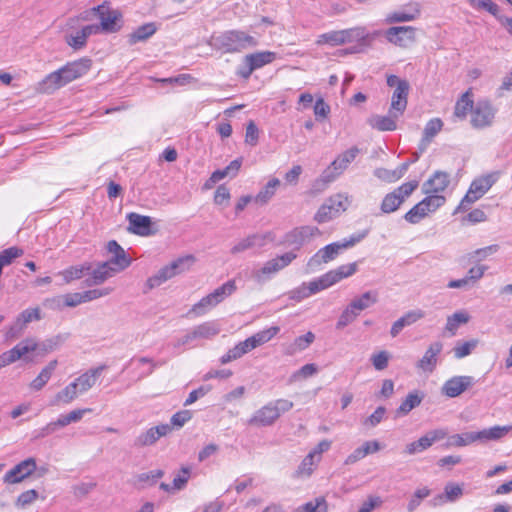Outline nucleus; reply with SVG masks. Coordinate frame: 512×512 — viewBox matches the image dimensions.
Wrapping results in <instances>:
<instances>
[{
    "label": "nucleus",
    "instance_id": "58836bf2",
    "mask_svg": "<svg viewBox=\"0 0 512 512\" xmlns=\"http://www.w3.org/2000/svg\"><path fill=\"white\" fill-rule=\"evenodd\" d=\"M357 271V263L353 262L337 267L336 269L327 272L331 284L334 285L344 278H348L355 274Z\"/></svg>",
    "mask_w": 512,
    "mask_h": 512
},
{
    "label": "nucleus",
    "instance_id": "ea45409f",
    "mask_svg": "<svg viewBox=\"0 0 512 512\" xmlns=\"http://www.w3.org/2000/svg\"><path fill=\"white\" fill-rule=\"evenodd\" d=\"M78 394L79 392L76 389L75 384L71 382L54 396L50 405L56 406L59 404H69L77 398Z\"/></svg>",
    "mask_w": 512,
    "mask_h": 512
},
{
    "label": "nucleus",
    "instance_id": "f8f14e48",
    "mask_svg": "<svg viewBox=\"0 0 512 512\" xmlns=\"http://www.w3.org/2000/svg\"><path fill=\"white\" fill-rule=\"evenodd\" d=\"M418 184L419 183L416 180L409 181L403 183L393 192L388 193L381 203V211L386 214L396 211L404 202L405 198L409 197L418 187Z\"/></svg>",
    "mask_w": 512,
    "mask_h": 512
},
{
    "label": "nucleus",
    "instance_id": "b1692460",
    "mask_svg": "<svg viewBox=\"0 0 512 512\" xmlns=\"http://www.w3.org/2000/svg\"><path fill=\"white\" fill-rule=\"evenodd\" d=\"M219 333V328L213 322H205L196 326L192 331L187 333L183 338L178 340L177 345H186L195 339H210Z\"/></svg>",
    "mask_w": 512,
    "mask_h": 512
},
{
    "label": "nucleus",
    "instance_id": "7c9ffc66",
    "mask_svg": "<svg viewBox=\"0 0 512 512\" xmlns=\"http://www.w3.org/2000/svg\"><path fill=\"white\" fill-rule=\"evenodd\" d=\"M129 222L128 230L134 234L148 236L151 234V218L149 216L130 213L127 215Z\"/></svg>",
    "mask_w": 512,
    "mask_h": 512
},
{
    "label": "nucleus",
    "instance_id": "cd10ccee",
    "mask_svg": "<svg viewBox=\"0 0 512 512\" xmlns=\"http://www.w3.org/2000/svg\"><path fill=\"white\" fill-rule=\"evenodd\" d=\"M105 369L106 365H100L96 368L89 369L88 371L77 377L73 381V384H75V387L78 390L79 394H83L90 390L96 384L98 378Z\"/></svg>",
    "mask_w": 512,
    "mask_h": 512
},
{
    "label": "nucleus",
    "instance_id": "f704fd0d",
    "mask_svg": "<svg viewBox=\"0 0 512 512\" xmlns=\"http://www.w3.org/2000/svg\"><path fill=\"white\" fill-rule=\"evenodd\" d=\"M195 261L196 258L193 255L189 254L175 259L170 264L166 265V267L168 268L171 276L175 277L177 275L189 271L191 267L194 265Z\"/></svg>",
    "mask_w": 512,
    "mask_h": 512
},
{
    "label": "nucleus",
    "instance_id": "c85d7f7f",
    "mask_svg": "<svg viewBox=\"0 0 512 512\" xmlns=\"http://www.w3.org/2000/svg\"><path fill=\"white\" fill-rule=\"evenodd\" d=\"M409 89L410 85L408 82H401L394 90L389 108L392 113L404 114L408 104Z\"/></svg>",
    "mask_w": 512,
    "mask_h": 512
},
{
    "label": "nucleus",
    "instance_id": "09e8293b",
    "mask_svg": "<svg viewBox=\"0 0 512 512\" xmlns=\"http://www.w3.org/2000/svg\"><path fill=\"white\" fill-rule=\"evenodd\" d=\"M294 512H328V503L323 496L299 506Z\"/></svg>",
    "mask_w": 512,
    "mask_h": 512
},
{
    "label": "nucleus",
    "instance_id": "c03bdc74",
    "mask_svg": "<svg viewBox=\"0 0 512 512\" xmlns=\"http://www.w3.org/2000/svg\"><path fill=\"white\" fill-rule=\"evenodd\" d=\"M157 30L154 23H146L139 26L129 35L130 44H136L137 42L145 41L150 38Z\"/></svg>",
    "mask_w": 512,
    "mask_h": 512
},
{
    "label": "nucleus",
    "instance_id": "2f4dec72",
    "mask_svg": "<svg viewBox=\"0 0 512 512\" xmlns=\"http://www.w3.org/2000/svg\"><path fill=\"white\" fill-rule=\"evenodd\" d=\"M100 18V26L104 32L116 31L117 14L115 11L109 10L104 5H99L93 8Z\"/></svg>",
    "mask_w": 512,
    "mask_h": 512
},
{
    "label": "nucleus",
    "instance_id": "a878e982",
    "mask_svg": "<svg viewBox=\"0 0 512 512\" xmlns=\"http://www.w3.org/2000/svg\"><path fill=\"white\" fill-rule=\"evenodd\" d=\"M117 273L119 272L107 261L98 263L95 268L92 267L89 271L86 284L88 286L100 285Z\"/></svg>",
    "mask_w": 512,
    "mask_h": 512
},
{
    "label": "nucleus",
    "instance_id": "f3484780",
    "mask_svg": "<svg viewBox=\"0 0 512 512\" xmlns=\"http://www.w3.org/2000/svg\"><path fill=\"white\" fill-rule=\"evenodd\" d=\"M475 382L472 376H454L444 382L441 392L449 398H455L472 387Z\"/></svg>",
    "mask_w": 512,
    "mask_h": 512
},
{
    "label": "nucleus",
    "instance_id": "864d4df0",
    "mask_svg": "<svg viewBox=\"0 0 512 512\" xmlns=\"http://www.w3.org/2000/svg\"><path fill=\"white\" fill-rule=\"evenodd\" d=\"M280 185L278 178H273L268 181L266 186L256 195L255 201L260 203H267L275 194L276 188Z\"/></svg>",
    "mask_w": 512,
    "mask_h": 512
},
{
    "label": "nucleus",
    "instance_id": "13d9d810",
    "mask_svg": "<svg viewBox=\"0 0 512 512\" xmlns=\"http://www.w3.org/2000/svg\"><path fill=\"white\" fill-rule=\"evenodd\" d=\"M65 42L74 50H80L86 46L87 38L82 29H80L75 34H66Z\"/></svg>",
    "mask_w": 512,
    "mask_h": 512
},
{
    "label": "nucleus",
    "instance_id": "4d7b16f0",
    "mask_svg": "<svg viewBox=\"0 0 512 512\" xmlns=\"http://www.w3.org/2000/svg\"><path fill=\"white\" fill-rule=\"evenodd\" d=\"M23 255V250L18 247H9L0 252V266L3 267L10 265L16 258Z\"/></svg>",
    "mask_w": 512,
    "mask_h": 512
},
{
    "label": "nucleus",
    "instance_id": "bf43d9fd",
    "mask_svg": "<svg viewBox=\"0 0 512 512\" xmlns=\"http://www.w3.org/2000/svg\"><path fill=\"white\" fill-rule=\"evenodd\" d=\"M469 321V317L466 313L456 312L452 316L447 318L446 322V330L455 334V331L459 327L460 324H465Z\"/></svg>",
    "mask_w": 512,
    "mask_h": 512
},
{
    "label": "nucleus",
    "instance_id": "e2e57ef3",
    "mask_svg": "<svg viewBox=\"0 0 512 512\" xmlns=\"http://www.w3.org/2000/svg\"><path fill=\"white\" fill-rule=\"evenodd\" d=\"M468 2L472 8L486 10L493 16H497L499 13V7L491 0H468Z\"/></svg>",
    "mask_w": 512,
    "mask_h": 512
},
{
    "label": "nucleus",
    "instance_id": "79ce46f5",
    "mask_svg": "<svg viewBox=\"0 0 512 512\" xmlns=\"http://www.w3.org/2000/svg\"><path fill=\"white\" fill-rule=\"evenodd\" d=\"M91 269L92 264L86 262L81 265L71 266L60 272V275L63 277L65 283H70L73 280L82 278L83 275L88 274Z\"/></svg>",
    "mask_w": 512,
    "mask_h": 512
},
{
    "label": "nucleus",
    "instance_id": "1a4fd4ad",
    "mask_svg": "<svg viewBox=\"0 0 512 512\" xmlns=\"http://www.w3.org/2000/svg\"><path fill=\"white\" fill-rule=\"evenodd\" d=\"M445 202L446 198L443 195H427L404 215V219L408 223L417 224L430 213L443 206Z\"/></svg>",
    "mask_w": 512,
    "mask_h": 512
},
{
    "label": "nucleus",
    "instance_id": "aec40b11",
    "mask_svg": "<svg viewBox=\"0 0 512 512\" xmlns=\"http://www.w3.org/2000/svg\"><path fill=\"white\" fill-rule=\"evenodd\" d=\"M443 344L440 341L432 342L421 359L416 363V367L425 372L432 373L438 364V356L442 352Z\"/></svg>",
    "mask_w": 512,
    "mask_h": 512
},
{
    "label": "nucleus",
    "instance_id": "c756f323",
    "mask_svg": "<svg viewBox=\"0 0 512 512\" xmlns=\"http://www.w3.org/2000/svg\"><path fill=\"white\" fill-rule=\"evenodd\" d=\"M402 114L392 113L389 109L387 115H373L369 118V125L378 131H394L397 129V120Z\"/></svg>",
    "mask_w": 512,
    "mask_h": 512
},
{
    "label": "nucleus",
    "instance_id": "a211bd4d",
    "mask_svg": "<svg viewBox=\"0 0 512 512\" xmlns=\"http://www.w3.org/2000/svg\"><path fill=\"white\" fill-rule=\"evenodd\" d=\"M385 37L390 43L408 47L415 42V29L411 26L391 27L385 32Z\"/></svg>",
    "mask_w": 512,
    "mask_h": 512
},
{
    "label": "nucleus",
    "instance_id": "37998d69",
    "mask_svg": "<svg viewBox=\"0 0 512 512\" xmlns=\"http://www.w3.org/2000/svg\"><path fill=\"white\" fill-rule=\"evenodd\" d=\"M471 96L472 95L470 91H466L465 93L462 94L461 98L455 104V117L459 119H464L469 111L472 114V109L474 108L475 105Z\"/></svg>",
    "mask_w": 512,
    "mask_h": 512
},
{
    "label": "nucleus",
    "instance_id": "338daca9",
    "mask_svg": "<svg viewBox=\"0 0 512 512\" xmlns=\"http://www.w3.org/2000/svg\"><path fill=\"white\" fill-rule=\"evenodd\" d=\"M259 130L253 121H250L246 127L245 142L251 146H255L258 142Z\"/></svg>",
    "mask_w": 512,
    "mask_h": 512
},
{
    "label": "nucleus",
    "instance_id": "4468645a",
    "mask_svg": "<svg viewBox=\"0 0 512 512\" xmlns=\"http://www.w3.org/2000/svg\"><path fill=\"white\" fill-rule=\"evenodd\" d=\"M36 470L37 464L35 458L29 457L18 463L8 472H6L3 479L4 482L8 484L20 483L21 481L32 475Z\"/></svg>",
    "mask_w": 512,
    "mask_h": 512
},
{
    "label": "nucleus",
    "instance_id": "9d476101",
    "mask_svg": "<svg viewBox=\"0 0 512 512\" xmlns=\"http://www.w3.org/2000/svg\"><path fill=\"white\" fill-rule=\"evenodd\" d=\"M497 178V174L492 173L475 179L455 212L458 210H466L469 205L480 199L493 186Z\"/></svg>",
    "mask_w": 512,
    "mask_h": 512
},
{
    "label": "nucleus",
    "instance_id": "6e6d98bb",
    "mask_svg": "<svg viewBox=\"0 0 512 512\" xmlns=\"http://www.w3.org/2000/svg\"><path fill=\"white\" fill-rule=\"evenodd\" d=\"M335 180L334 176H332V172L330 170L325 169L319 178H317L312 184V192L313 193H321L323 192L328 185Z\"/></svg>",
    "mask_w": 512,
    "mask_h": 512
},
{
    "label": "nucleus",
    "instance_id": "4c0bfd02",
    "mask_svg": "<svg viewBox=\"0 0 512 512\" xmlns=\"http://www.w3.org/2000/svg\"><path fill=\"white\" fill-rule=\"evenodd\" d=\"M378 301V294L376 291H366L359 297H355L349 305L360 314L361 311L369 308Z\"/></svg>",
    "mask_w": 512,
    "mask_h": 512
},
{
    "label": "nucleus",
    "instance_id": "f257e3e1",
    "mask_svg": "<svg viewBox=\"0 0 512 512\" xmlns=\"http://www.w3.org/2000/svg\"><path fill=\"white\" fill-rule=\"evenodd\" d=\"M91 64L92 62L88 58L69 62L57 71L48 74L39 84L38 89L43 93H51L87 74Z\"/></svg>",
    "mask_w": 512,
    "mask_h": 512
},
{
    "label": "nucleus",
    "instance_id": "680f3d73",
    "mask_svg": "<svg viewBox=\"0 0 512 512\" xmlns=\"http://www.w3.org/2000/svg\"><path fill=\"white\" fill-rule=\"evenodd\" d=\"M476 346H477L476 340H470V341H466V342H462V343L458 342L455 345V347L453 348V353H454L455 358L461 359V358L468 356L469 354H471V352L473 351V349Z\"/></svg>",
    "mask_w": 512,
    "mask_h": 512
},
{
    "label": "nucleus",
    "instance_id": "49530a36",
    "mask_svg": "<svg viewBox=\"0 0 512 512\" xmlns=\"http://www.w3.org/2000/svg\"><path fill=\"white\" fill-rule=\"evenodd\" d=\"M172 278L168 268L166 266L162 267L156 274L147 279L144 293H147Z\"/></svg>",
    "mask_w": 512,
    "mask_h": 512
},
{
    "label": "nucleus",
    "instance_id": "39448f33",
    "mask_svg": "<svg viewBox=\"0 0 512 512\" xmlns=\"http://www.w3.org/2000/svg\"><path fill=\"white\" fill-rule=\"evenodd\" d=\"M512 429V426H493L481 431H470L462 434L452 435L449 439L450 444L457 447L470 445L474 442L486 443L497 441L506 436Z\"/></svg>",
    "mask_w": 512,
    "mask_h": 512
},
{
    "label": "nucleus",
    "instance_id": "3c124183",
    "mask_svg": "<svg viewBox=\"0 0 512 512\" xmlns=\"http://www.w3.org/2000/svg\"><path fill=\"white\" fill-rule=\"evenodd\" d=\"M319 462L320 461L309 452L298 466L296 471L297 475L300 477H309Z\"/></svg>",
    "mask_w": 512,
    "mask_h": 512
},
{
    "label": "nucleus",
    "instance_id": "0eeeda50",
    "mask_svg": "<svg viewBox=\"0 0 512 512\" xmlns=\"http://www.w3.org/2000/svg\"><path fill=\"white\" fill-rule=\"evenodd\" d=\"M296 258L297 254L294 251L277 255L264 262L260 268L254 269L251 273V277L257 284H264L277 273L288 267Z\"/></svg>",
    "mask_w": 512,
    "mask_h": 512
},
{
    "label": "nucleus",
    "instance_id": "de8ad7c7",
    "mask_svg": "<svg viewBox=\"0 0 512 512\" xmlns=\"http://www.w3.org/2000/svg\"><path fill=\"white\" fill-rule=\"evenodd\" d=\"M90 408L75 409L67 414H62L57 418V424L63 428L71 423L79 422L86 413H90Z\"/></svg>",
    "mask_w": 512,
    "mask_h": 512
},
{
    "label": "nucleus",
    "instance_id": "f03ea898",
    "mask_svg": "<svg viewBox=\"0 0 512 512\" xmlns=\"http://www.w3.org/2000/svg\"><path fill=\"white\" fill-rule=\"evenodd\" d=\"M381 35L380 31L367 32L365 27L358 26L343 30H333L317 37L316 44L339 46L346 43L358 42L361 46L370 47L373 41Z\"/></svg>",
    "mask_w": 512,
    "mask_h": 512
},
{
    "label": "nucleus",
    "instance_id": "69168bd1",
    "mask_svg": "<svg viewBox=\"0 0 512 512\" xmlns=\"http://www.w3.org/2000/svg\"><path fill=\"white\" fill-rule=\"evenodd\" d=\"M487 268L488 267L486 265H477L471 267L468 270L467 275L465 277L467 278L471 286H473L475 283H477L480 279L483 278Z\"/></svg>",
    "mask_w": 512,
    "mask_h": 512
},
{
    "label": "nucleus",
    "instance_id": "8fccbe9b",
    "mask_svg": "<svg viewBox=\"0 0 512 512\" xmlns=\"http://www.w3.org/2000/svg\"><path fill=\"white\" fill-rule=\"evenodd\" d=\"M499 251L498 244H492L483 248L476 249L467 255L470 262H481Z\"/></svg>",
    "mask_w": 512,
    "mask_h": 512
},
{
    "label": "nucleus",
    "instance_id": "bb28decb",
    "mask_svg": "<svg viewBox=\"0 0 512 512\" xmlns=\"http://www.w3.org/2000/svg\"><path fill=\"white\" fill-rule=\"evenodd\" d=\"M359 154L357 147H352L340 154L326 169L332 172V176L337 179L355 160Z\"/></svg>",
    "mask_w": 512,
    "mask_h": 512
},
{
    "label": "nucleus",
    "instance_id": "4be33fe9",
    "mask_svg": "<svg viewBox=\"0 0 512 512\" xmlns=\"http://www.w3.org/2000/svg\"><path fill=\"white\" fill-rule=\"evenodd\" d=\"M107 250L112 254V257L107 260V262L111 264L118 272L125 270L131 265L132 259L118 244L117 241H109L107 244Z\"/></svg>",
    "mask_w": 512,
    "mask_h": 512
},
{
    "label": "nucleus",
    "instance_id": "6ab92c4d",
    "mask_svg": "<svg viewBox=\"0 0 512 512\" xmlns=\"http://www.w3.org/2000/svg\"><path fill=\"white\" fill-rule=\"evenodd\" d=\"M320 234V231L315 226H302L293 229L285 235V242L294 246L296 249L301 248L308 243L313 237Z\"/></svg>",
    "mask_w": 512,
    "mask_h": 512
},
{
    "label": "nucleus",
    "instance_id": "e433bc0d",
    "mask_svg": "<svg viewBox=\"0 0 512 512\" xmlns=\"http://www.w3.org/2000/svg\"><path fill=\"white\" fill-rule=\"evenodd\" d=\"M276 58V54L270 51L256 52L253 54L246 55L244 62L252 65L251 69H259L267 64L272 63Z\"/></svg>",
    "mask_w": 512,
    "mask_h": 512
},
{
    "label": "nucleus",
    "instance_id": "603ef678",
    "mask_svg": "<svg viewBox=\"0 0 512 512\" xmlns=\"http://www.w3.org/2000/svg\"><path fill=\"white\" fill-rule=\"evenodd\" d=\"M331 286H332V284H331V281L329 280L327 273L321 275L317 279H314V280L306 283V289H307L309 297L311 295H314V294H316L322 290H325Z\"/></svg>",
    "mask_w": 512,
    "mask_h": 512
},
{
    "label": "nucleus",
    "instance_id": "0e129e2a",
    "mask_svg": "<svg viewBox=\"0 0 512 512\" xmlns=\"http://www.w3.org/2000/svg\"><path fill=\"white\" fill-rule=\"evenodd\" d=\"M40 309L39 308H29L22 311L18 317L17 320L21 322V324L26 327L27 324H29L32 321L40 320Z\"/></svg>",
    "mask_w": 512,
    "mask_h": 512
},
{
    "label": "nucleus",
    "instance_id": "c9c22d12",
    "mask_svg": "<svg viewBox=\"0 0 512 512\" xmlns=\"http://www.w3.org/2000/svg\"><path fill=\"white\" fill-rule=\"evenodd\" d=\"M442 126L443 122L439 118H434L427 122L423 131V138L419 145V149L422 152L426 149L431 140L441 131Z\"/></svg>",
    "mask_w": 512,
    "mask_h": 512
},
{
    "label": "nucleus",
    "instance_id": "a18cd8bd",
    "mask_svg": "<svg viewBox=\"0 0 512 512\" xmlns=\"http://www.w3.org/2000/svg\"><path fill=\"white\" fill-rule=\"evenodd\" d=\"M37 346V342L34 339L27 338L18 343L12 349H10L9 352L13 357L14 361L16 362L26 354L35 351L37 349Z\"/></svg>",
    "mask_w": 512,
    "mask_h": 512
},
{
    "label": "nucleus",
    "instance_id": "9b49d317",
    "mask_svg": "<svg viewBox=\"0 0 512 512\" xmlns=\"http://www.w3.org/2000/svg\"><path fill=\"white\" fill-rule=\"evenodd\" d=\"M349 206L348 197L343 194H335L329 197L318 209L314 219L318 223H325L337 217Z\"/></svg>",
    "mask_w": 512,
    "mask_h": 512
},
{
    "label": "nucleus",
    "instance_id": "393cba45",
    "mask_svg": "<svg viewBox=\"0 0 512 512\" xmlns=\"http://www.w3.org/2000/svg\"><path fill=\"white\" fill-rule=\"evenodd\" d=\"M450 183L449 174L443 171H436L422 185V191L426 195H441Z\"/></svg>",
    "mask_w": 512,
    "mask_h": 512
},
{
    "label": "nucleus",
    "instance_id": "a19ab883",
    "mask_svg": "<svg viewBox=\"0 0 512 512\" xmlns=\"http://www.w3.org/2000/svg\"><path fill=\"white\" fill-rule=\"evenodd\" d=\"M463 485L448 482L444 487V494H439L436 499H440V503L455 502L463 496Z\"/></svg>",
    "mask_w": 512,
    "mask_h": 512
},
{
    "label": "nucleus",
    "instance_id": "ddd939ff",
    "mask_svg": "<svg viewBox=\"0 0 512 512\" xmlns=\"http://www.w3.org/2000/svg\"><path fill=\"white\" fill-rule=\"evenodd\" d=\"M496 109L487 100L476 102L471 114V125L475 129L490 127L494 121Z\"/></svg>",
    "mask_w": 512,
    "mask_h": 512
},
{
    "label": "nucleus",
    "instance_id": "412c9836",
    "mask_svg": "<svg viewBox=\"0 0 512 512\" xmlns=\"http://www.w3.org/2000/svg\"><path fill=\"white\" fill-rule=\"evenodd\" d=\"M280 328L278 326H273L268 329L259 331L254 335L250 336L246 340L239 342L243 354L250 352L251 350L267 343L270 341L278 332Z\"/></svg>",
    "mask_w": 512,
    "mask_h": 512
},
{
    "label": "nucleus",
    "instance_id": "473e14b6",
    "mask_svg": "<svg viewBox=\"0 0 512 512\" xmlns=\"http://www.w3.org/2000/svg\"><path fill=\"white\" fill-rule=\"evenodd\" d=\"M425 397L424 392L420 390H414L409 392L406 398L402 401L398 409L396 410L397 415H407L411 410L418 407Z\"/></svg>",
    "mask_w": 512,
    "mask_h": 512
},
{
    "label": "nucleus",
    "instance_id": "5701e85b",
    "mask_svg": "<svg viewBox=\"0 0 512 512\" xmlns=\"http://www.w3.org/2000/svg\"><path fill=\"white\" fill-rule=\"evenodd\" d=\"M270 233H255L239 240L232 248V254L242 253L249 249L262 248L268 241H271Z\"/></svg>",
    "mask_w": 512,
    "mask_h": 512
},
{
    "label": "nucleus",
    "instance_id": "423d86ee",
    "mask_svg": "<svg viewBox=\"0 0 512 512\" xmlns=\"http://www.w3.org/2000/svg\"><path fill=\"white\" fill-rule=\"evenodd\" d=\"M293 408V402L287 399H277L268 402L266 405L255 411L248 420V424L256 427L272 426L281 414Z\"/></svg>",
    "mask_w": 512,
    "mask_h": 512
},
{
    "label": "nucleus",
    "instance_id": "5fc2aeb1",
    "mask_svg": "<svg viewBox=\"0 0 512 512\" xmlns=\"http://www.w3.org/2000/svg\"><path fill=\"white\" fill-rule=\"evenodd\" d=\"M359 316V313L356 312L349 304L345 307V309L340 314L337 322L336 329L342 330L349 324L355 321V319Z\"/></svg>",
    "mask_w": 512,
    "mask_h": 512
},
{
    "label": "nucleus",
    "instance_id": "72a5a7b5",
    "mask_svg": "<svg viewBox=\"0 0 512 512\" xmlns=\"http://www.w3.org/2000/svg\"><path fill=\"white\" fill-rule=\"evenodd\" d=\"M58 366L57 360L50 361L37 375V377L30 383V388L35 391H40L49 382L53 373Z\"/></svg>",
    "mask_w": 512,
    "mask_h": 512
},
{
    "label": "nucleus",
    "instance_id": "6e6552de",
    "mask_svg": "<svg viewBox=\"0 0 512 512\" xmlns=\"http://www.w3.org/2000/svg\"><path fill=\"white\" fill-rule=\"evenodd\" d=\"M235 280H228L220 287L216 288L213 292L203 297L199 302L193 305L190 313L195 315H203L218 304L223 302L227 297L232 295L236 291Z\"/></svg>",
    "mask_w": 512,
    "mask_h": 512
},
{
    "label": "nucleus",
    "instance_id": "052dcab7",
    "mask_svg": "<svg viewBox=\"0 0 512 512\" xmlns=\"http://www.w3.org/2000/svg\"><path fill=\"white\" fill-rule=\"evenodd\" d=\"M164 476V471L161 469L152 470L145 473H140L136 476V481L139 484L154 485L158 479Z\"/></svg>",
    "mask_w": 512,
    "mask_h": 512
},
{
    "label": "nucleus",
    "instance_id": "2eb2a0df",
    "mask_svg": "<svg viewBox=\"0 0 512 512\" xmlns=\"http://www.w3.org/2000/svg\"><path fill=\"white\" fill-rule=\"evenodd\" d=\"M447 432L443 429H435L427 432L424 436L420 437L417 441H413L406 445L405 453L414 455L431 447L436 441L442 440L446 437Z\"/></svg>",
    "mask_w": 512,
    "mask_h": 512
},
{
    "label": "nucleus",
    "instance_id": "7ed1b4c3",
    "mask_svg": "<svg viewBox=\"0 0 512 512\" xmlns=\"http://www.w3.org/2000/svg\"><path fill=\"white\" fill-rule=\"evenodd\" d=\"M367 236V232H362L350 236L348 239L333 242L318 250L307 262L308 272H314L324 264L334 260L343 250L353 247Z\"/></svg>",
    "mask_w": 512,
    "mask_h": 512
},
{
    "label": "nucleus",
    "instance_id": "dca6fc26",
    "mask_svg": "<svg viewBox=\"0 0 512 512\" xmlns=\"http://www.w3.org/2000/svg\"><path fill=\"white\" fill-rule=\"evenodd\" d=\"M169 424H160L141 432L135 439L133 445L136 448H144L154 445L161 437L171 432Z\"/></svg>",
    "mask_w": 512,
    "mask_h": 512
},
{
    "label": "nucleus",
    "instance_id": "774afa93",
    "mask_svg": "<svg viewBox=\"0 0 512 512\" xmlns=\"http://www.w3.org/2000/svg\"><path fill=\"white\" fill-rule=\"evenodd\" d=\"M37 498L38 492L35 489L27 490L18 496L16 505L20 507H25L33 503Z\"/></svg>",
    "mask_w": 512,
    "mask_h": 512
},
{
    "label": "nucleus",
    "instance_id": "20e7f679",
    "mask_svg": "<svg viewBox=\"0 0 512 512\" xmlns=\"http://www.w3.org/2000/svg\"><path fill=\"white\" fill-rule=\"evenodd\" d=\"M217 50L225 53L240 52L247 48H252L257 45L254 37L240 30H230L216 37H212L209 43Z\"/></svg>",
    "mask_w": 512,
    "mask_h": 512
}]
</instances>
